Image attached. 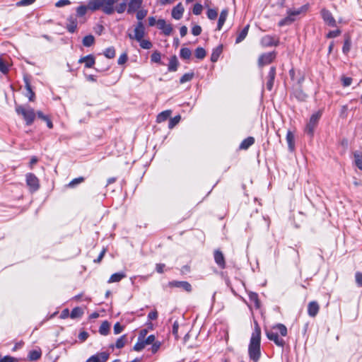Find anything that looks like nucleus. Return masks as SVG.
Returning a JSON list of instances; mask_svg holds the SVG:
<instances>
[{"mask_svg": "<svg viewBox=\"0 0 362 362\" xmlns=\"http://www.w3.org/2000/svg\"><path fill=\"white\" fill-rule=\"evenodd\" d=\"M261 329L257 322L252 333L248 347L249 356L254 362H257L261 356L260 351Z\"/></svg>", "mask_w": 362, "mask_h": 362, "instance_id": "f257e3e1", "label": "nucleus"}, {"mask_svg": "<svg viewBox=\"0 0 362 362\" xmlns=\"http://www.w3.org/2000/svg\"><path fill=\"white\" fill-rule=\"evenodd\" d=\"M16 112L18 115H21L23 117L27 125L29 126L33 123L36 114L33 108L18 105L16 107Z\"/></svg>", "mask_w": 362, "mask_h": 362, "instance_id": "f03ea898", "label": "nucleus"}, {"mask_svg": "<svg viewBox=\"0 0 362 362\" xmlns=\"http://www.w3.org/2000/svg\"><path fill=\"white\" fill-rule=\"evenodd\" d=\"M306 6H303L298 9H289L287 11V16L283 19H281L278 25L280 27L291 25L293 22L295 21V16L300 15L303 11H305Z\"/></svg>", "mask_w": 362, "mask_h": 362, "instance_id": "7ed1b4c3", "label": "nucleus"}, {"mask_svg": "<svg viewBox=\"0 0 362 362\" xmlns=\"http://www.w3.org/2000/svg\"><path fill=\"white\" fill-rule=\"evenodd\" d=\"M128 37L131 40H136L137 42L141 40L145 35V28L141 21H139L134 28V33H129Z\"/></svg>", "mask_w": 362, "mask_h": 362, "instance_id": "20e7f679", "label": "nucleus"}, {"mask_svg": "<svg viewBox=\"0 0 362 362\" xmlns=\"http://www.w3.org/2000/svg\"><path fill=\"white\" fill-rule=\"evenodd\" d=\"M320 117L321 113L320 112L314 113L311 115L309 122L308 123L305 129V132L310 136H312L313 135L315 129L318 124Z\"/></svg>", "mask_w": 362, "mask_h": 362, "instance_id": "39448f33", "label": "nucleus"}, {"mask_svg": "<svg viewBox=\"0 0 362 362\" xmlns=\"http://www.w3.org/2000/svg\"><path fill=\"white\" fill-rule=\"evenodd\" d=\"M26 184L31 192H35L40 187L39 180L33 173H28L26 175Z\"/></svg>", "mask_w": 362, "mask_h": 362, "instance_id": "423d86ee", "label": "nucleus"}, {"mask_svg": "<svg viewBox=\"0 0 362 362\" xmlns=\"http://www.w3.org/2000/svg\"><path fill=\"white\" fill-rule=\"evenodd\" d=\"M260 43L262 46L264 47L278 46L279 44V39L276 36H272L269 35H264L262 37Z\"/></svg>", "mask_w": 362, "mask_h": 362, "instance_id": "0eeeda50", "label": "nucleus"}, {"mask_svg": "<svg viewBox=\"0 0 362 362\" xmlns=\"http://www.w3.org/2000/svg\"><path fill=\"white\" fill-rule=\"evenodd\" d=\"M266 335L269 340L273 341L278 346L282 348L284 346L285 341L279 336L278 332L274 330H266Z\"/></svg>", "mask_w": 362, "mask_h": 362, "instance_id": "6e6552de", "label": "nucleus"}, {"mask_svg": "<svg viewBox=\"0 0 362 362\" xmlns=\"http://www.w3.org/2000/svg\"><path fill=\"white\" fill-rule=\"evenodd\" d=\"M320 13L322 18L326 24L331 27L337 26L336 21L329 10L323 8L321 10Z\"/></svg>", "mask_w": 362, "mask_h": 362, "instance_id": "1a4fd4ad", "label": "nucleus"}, {"mask_svg": "<svg viewBox=\"0 0 362 362\" xmlns=\"http://www.w3.org/2000/svg\"><path fill=\"white\" fill-rule=\"evenodd\" d=\"M275 57L276 54L274 52L262 54L259 57L258 64L259 66H263L264 65L269 64L273 62Z\"/></svg>", "mask_w": 362, "mask_h": 362, "instance_id": "9d476101", "label": "nucleus"}, {"mask_svg": "<svg viewBox=\"0 0 362 362\" xmlns=\"http://www.w3.org/2000/svg\"><path fill=\"white\" fill-rule=\"evenodd\" d=\"M157 27L161 30L165 35H170L173 31L172 25L167 23L164 19H158L157 21Z\"/></svg>", "mask_w": 362, "mask_h": 362, "instance_id": "9b49d317", "label": "nucleus"}, {"mask_svg": "<svg viewBox=\"0 0 362 362\" xmlns=\"http://www.w3.org/2000/svg\"><path fill=\"white\" fill-rule=\"evenodd\" d=\"M168 285L170 287L181 288L187 292L192 291L191 284L185 281H172L168 283Z\"/></svg>", "mask_w": 362, "mask_h": 362, "instance_id": "f8f14e48", "label": "nucleus"}, {"mask_svg": "<svg viewBox=\"0 0 362 362\" xmlns=\"http://www.w3.org/2000/svg\"><path fill=\"white\" fill-rule=\"evenodd\" d=\"M25 83V88L26 89L25 96L28 98L30 101H34L35 98V94L32 89L30 78L28 76H25L23 78Z\"/></svg>", "mask_w": 362, "mask_h": 362, "instance_id": "ddd939ff", "label": "nucleus"}, {"mask_svg": "<svg viewBox=\"0 0 362 362\" xmlns=\"http://www.w3.org/2000/svg\"><path fill=\"white\" fill-rule=\"evenodd\" d=\"M66 28L67 30L71 33H74L76 31L77 29V19L74 16H70L67 18V22L66 24Z\"/></svg>", "mask_w": 362, "mask_h": 362, "instance_id": "4468645a", "label": "nucleus"}, {"mask_svg": "<svg viewBox=\"0 0 362 362\" xmlns=\"http://www.w3.org/2000/svg\"><path fill=\"white\" fill-rule=\"evenodd\" d=\"M214 260L217 265L221 269H224L226 267V262L223 254L219 250H216L214 251Z\"/></svg>", "mask_w": 362, "mask_h": 362, "instance_id": "2eb2a0df", "label": "nucleus"}, {"mask_svg": "<svg viewBox=\"0 0 362 362\" xmlns=\"http://www.w3.org/2000/svg\"><path fill=\"white\" fill-rule=\"evenodd\" d=\"M105 0H89L88 2V7L89 10L93 11L98 10L100 8L103 11Z\"/></svg>", "mask_w": 362, "mask_h": 362, "instance_id": "dca6fc26", "label": "nucleus"}, {"mask_svg": "<svg viewBox=\"0 0 362 362\" xmlns=\"http://www.w3.org/2000/svg\"><path fill=\"white\" fill-rule=\"evenodd\" d=\"M276 76V68L274 66H272L270 68V70L269 71L268 76H267V88L269 90H272L274 82Z\"/></svg>", "mask_w": 362, "mask_h": 362, "instance_id": "f3484780", "label": "nucleus"}, {"mask_svg": "<svg viewBox=\"0 0 362 362\" xmlns=\"http://www.w3.org/2000/svg\"><path fill=\"white\" fill-rule=\"evenodd\" d=\"M320 310V306L316 301H311L308 305V314L310 317H315Z\"/></svg>", "mask_w": 362, "mask_h": 362, "instance_id": "a211bd4d", "label": "nucleus"}, {"mask_svg": "<svg viewBox=\"0 0 362 362\" xmlns=\"http://www.w3.org/2000/svg\"><path fill=\"white\" fill-rule=\"evenodd\" d=\"M118 0H105L103 12L107 15H111L114 13V5Z\"/></svg>", "mask_w": 362, "mask_h": 362, "instance_id": "6ab92c4d", "label": "nucleus"}, {"mask_svg": "<svg viewBox=\"0 0 362 362\" xmlns=\"http://www.w3.org/2000/svg\"><path fill=\"white\" fill-rule=\"evenodd\" d=\"M185 8L181 3L177 4L172 10V16L175 20H180L183 15Z\"/></svg>", "mask_w": 362, "mask_h": 362, "instance_id": "aec40b11", "label": "nucleus"}, {"mask_svg": "<svg viewBox=\"0 0 362 362\" xmlns=\"http://www.w3.org/2000/svg\"><path fill=\"white\" fill-rule=\"evenodd\" d=\"M78 63H84L86 68H91L95 64V57L92 54L81 57Z\"/></svg>", "mask_w": 362, "mask_h": 362, "instance_id": "412c9836", "label": "nucleus"}, {"mask_svg": "<svg viewBox=\"0 0 362 362\" xmlns=\"http://www.w3.org/2000/svg\"><path fill=\"white\" fill-rule=\"evenodd\" d=\"M286 141L288 150L293 152L295 150V136L291 131L288 130L286 134Z\"/></svg>", "mask_w": 362, "mask_h": 362, "instance_id": "4be33fe9", "label": "nucleus"}, {"mask_svg": "<svg viewBox=\"0 0 362 362\" xmlns=\"http://www.w3.org/2000/svg\"><path fill=\"white\" fill-rule=\"evenodd\" d=\"M249 28H250V25L247 24L246 26L244 27V28L242 30H240L238 33V35H237V37L235 40L236 44H238L245 40V38L247 35Z\"/></svg>", "mask_w": 362, "mask_h": 362, "instance_id": "5701e85b", "label": "nucleus"}, {"mask_svg": "<svg viewBox=\"0 0 362 362\" xmlns=\"http://www.w3.org/2000/svg\"><path fill=\"white\" fill-rule=\"evenodd\" d=\"M223 51V45H218L215 49H213V52L211 55V61L212 62H216L218 61L221 54Z\"/></svg>", "mask_w": 362, "mask_h": 362, "instance_id": "b1692460", "label": "nucleus"}, {"mask_svg": "<svg viewBox=\"0 0 362 362\" xmlns=\"http://www.w3.org/2000/svg\"><path fill=\"white\" fill-rule=\"evenodd\" d=\"M124 277H126V274L123 272L115 273L110 276L107 282L109 284L119 282Z\"/></svg>", "mask_w": 362, "mask_h": 362, "instance_id": "393cba45", "label": "nucleus"}, {"mask_svg": "<svg viewBox=\"0 0 362 362\" xmlns=\"http://www.w3.org/2000/svg\"><path fill=\"white\" fill-rule=\"evenodd\" d=\"M228 16V11L226 9H223L219 16L218 24H217V30H221L223 24L226 22V18Z\"/></svg>", "mask_w": 362, "mask_h": 362, "instance_id": "a878e982", "label": "nucleus"}, {"mask_svg": "<svg viewBox=\"0 0 362 362\" xmlns=\"http://www.w3.org/2000/svg\"><path fill=\"white\" fill-rule=\"evenodd\" d=\"M255 143V139L252 136H249L245 139L240 144V149L246 150Z\"/></svg>", "mask_w": 362, "mask_h": 362, "instance_id": "bb28decb", "label": "nucleus"}, {"mask_svg": "<svg viewBox=\"0 0 362 362\" xmlns=\"http://www.w3.org/2000/svg\"><path fill=\"white\" fill-rule=\"evenodd\" d=\"M42 356V351L39 349L31 350L28 355V358L30 361H37Z\"/></svg>", "mask_w": 362, "mask_h": 362, "instance_id": "cd10ccee", "label": "nucleus"}, {"mask_svg": "<svg viewBox=\"0 0 362 362\" xmlns=\"http://www.w3.org/2000/svg\"><path fill=\"white\" fill-rule=\"evenodd\" d=\"M178 61L177 57L175 55L171 57L168 64V71H175L177 69L178 66Z\"/></svg>", "mask_w": 362, "mask_h": 362, "instance_id": "c85d7f7f", "label": "nucleus"}, {"mask_svg": "<svg viewBox=\"0 0 362 362\" xmlns=\"http://www.w3.org/2000/svg\"><path fill=\"white\" fill-rule=\"evenodd\" d=\"M171 112V110H165L159 113L157 116L156 122L158 123H161L167 120L170 117Z\"/></svg>", "mask_w": 362, "mask_h": 362, "instance_id": "c756f323", "label": "nucleus"}, {"mask_svg": "<svg viewBox=\"0 0 362 362\" xmlns=\"http://www.w3.org/2000/svg\"><path fill=\"white\" fill-rule=\"evenodd\" d=\"M355 165L362 170V153L359 151H356L354 153Z\"/></svg>", "mask_w": 362, "mask_h": 362, "instance_id": "7c9ffc66", "label": "nucleus"}, {"mask_svg": "<svg viewBox=\"0 0 362 362\" xmlns=\"http://www.w3.org/2000/svg\"><path fill=\"white\" fill-rule=\"evenodd\" d=\"M250 300L254 303L255 307L258 309L260 308V302L259 300L258 294L254 292H250L249 294Z\"/></svg>", "mask_w": 362, "mask_h": 362, "instance_id": "2f4dec72", "label": "nucleus"}, {"mask_svg": "<svg viewBox=\"0 0 362 362\" xmlns=\"http://www.w3.org/2000/svg\"><path fill=\"white\" fill-rule=\"evenodd\" d=\"M142 335H139L138 337V341L137 342L134 344V348L133 349L136 351H141L142 349H144V347L146 346V344L144 341V339H142Z\"/></svg>", "mask_w": 362, "mask_h": 362, "instance_id": "473e14b6", "label": "nucleus"}, {"mask_svg": "<svg viewBox=\"0 0 362 362\" xmlns=\"http://www.w3.org/2000/svg\"><path fill=\"white\" fill-rule=\"evenodd\" d=\"M110 323L107 321H104L99 328L100 334L104 336L107 335L110 332Z\"/></svg>", "mask_w": 362, "mask_h": 362, "instance_id": "72a5a7b5", "label": "nucleus"}, {"mask_svg": "<svg viewBox=\"0 0 362 362\" xmlns=\"http://www.w3.org/2000/svg\"><path fill=\"white\" fill-rule=\"evenodd\" d=\"M109 356L110 354L106 351L100 352L93 355L98 362H106L109 358Z\"/></svg>", "mask_w": 362, "mask_h": 362, "instance_id": "f704fd0d", "label": "nucleus"}, {"mask_svg": "<svg viewBox=\"0 0 362 362\" xmlns=\"http://www.w3.org/2000/svg\"><path fill=\"white\" fill-rule=\"evenodd\" d=\"M95 42V37L92 35H86L83 39V45L85 47H90Z\"/></svg>", "mask_w": 362, "mask_h": 362, "instance_id": "c9c22d12", "label": "nucleus"}, {"mask_svg": "<svg viewBox=\"0 0 362 362\" xmlns=\"http://www.w3.org/2000/svg\"><path fill=\"white\" fill-rule=\"evenodd\" d=\"M351 47V38L348 36L345 38L344 42V45L342 47V52L344 54H346L350 51Z\"/></svg>", "mask_w": 362, "mask_h": 362, "instance_id": "e433bc0d", "label": "nucleus"}, {"mask_svg": "<svg viewBox=\"0 0 362 362\" xmlns=\"http://www.w3.org/2000/svg\"><path fill=\"white\" fill-rule=\"evenodd\" d=\"M127 343V335L124 334L117 339L115 343V347L117 349H122L124 346Z\"/></svg>", "mask_w": 362, "mask_h": 362, "instance_id": "4c0bfd02", "label": "nucleus"}, {"mask_svg": "<svg viewBox=\"0 0 362 362\" xmlns=\"http://www.w3.org/2000/svg\"><path fill=\"white\" fill-rule=\"evenodd\" d=\"M83 313V310L81 308L76 307L71 310L70 317L72 319L80 317L82 316Z\"/></svg>", "mask_w": 362, "mask_h": 362, "instance_id": "58836bf2", "label": "nucleus"}, {"mask_svg": "<svg viewBox=\"0 0 362 362\" xmlns=\"http://www.w3.org/2000/svg\"><path fill=\"white\" fill-rule=\"evenodd\" d=\"M273 329H277L282 337H285L287 335V332H288L287 328L283 324H281V323L277 324L276 325H275L273 327Z\"/></svg>", "mask_w": 362, "mask_h": 362, "instance_id": "ea45409f", "label": "nucleus"}, {"mask_svg": "<svg viewBox=\"0 0 362 362\" xmlns=\"http://www.w3.org/2000/svg\"><path fill=\"white\" fill-rule=\"evenodd\" d=\"M138 42H139V45L142 49H149L153 47L152 42L148 40L142 38L141 40Z\"/></svg>", "mask_w": 362, "mask_h": 362, "instance_id": "a19ab883", "label": "nucleus"}, {"mask_svg": "<svg viewBox=\"0 0 362 362\" xmlns=\"http://www.w3.org/2000/svg\"><path fill=\"white\" fill-rule=\"evenodd\" d=\"M180 55L183 59H189L192 55V52L189 48L184 47L180 49Z\"/></svg>", "mask_w": 362, "mask_h": 362, "instance_id": "79ce46f5", "label": "nucleus"}, {"mask_svg": "<svg viewBox=\"0 0 362 362\" xmlns=\"http://www.w3.org/2000/svg\"><path fill=\"white\" fill-rule=\"evenodd\" d=\"M88 9V6L81 5L76 8V16L78 17H83L86 15Z\"/></svg>", "mask_w": 362, "mask_h": 362, "instance_id": "37998d69", "label": "nucleus"}, {"mask_svg": "<svg viewBox=\"0 0 362 362\" xmlns=\"http://www.w3.org/2000/svg\"><path fill=\"white\" fill-rule=\"evenodd\" d=\"M8 65L5 63L2 58V56L0 55V71L4 74H6L8 72Z\"/></svg>", "mask_w": 362, "mask_h": 362, "instance_id": "c03bdc74", "label": "nucleus"}, {"mask_svg": "<svg viewBox=\"0 0 362 362\" xmlns=\"http://www.w3.org/2000/svg\"><path fill=\"white\" fill-rule=\"evenodd\" d=\"M105 56L108 59H112L115 56V49L113 47H110L104 51Z\"/></svg>", "mask_w": 362, "mask_h": 362, "instance_id": "a18cd8bd", "label": "nucleus"}, {"mask_svg": "<svg viewBox=\"0 0 362 362\" xmlns=\"http://www.w3.org/2000/svg\"><path fill=\"white\" fill-rule=\"evenodd\" d=\"M206 51L202 47H197L195 50V57L199 59H203L206 57Z\"/></svg>", "mask_w": 362, "mask_h": 362, "instance_id": "49530a36", "label": "nucleus"}, {"mask_svg": "<svg viewBox=\"0 0 362 362\" xmlns=\"http://www.w3.org/2000/svg\"><path fill=\"white\" fill-rule=\"evenodd\" d=\"M194 77V73H186L180 79V83H185L187 81H190Z\"/></svg>", "mask_w": 362, "mask_h": 362, "instance_id": "de8ad7c7", "label": "nucleus"}, {"mask_svg": "<svg viewBox=\"0 0 362 362\" xmlns=\"http://www.w3.org/2000/svg\"><path fill=\"white\" fill-rule=\"evenodd\" d=\"M181 117L180 115H177L173 118H170L168 123L169 129H173L176 124L179 123L180 121Z\"/></svg>", "mask_w": 362, "mask_h": 362, "instance_id": "09e8293b", "label": "nucleus"}, {"mask_svg": "<svg viewBox=\"0 0 362 362\" xmlns=\"http://www.w3.org/2000/svg\"><path fill=\"white\" fill-rule=\"evenodd\" d=\"M161 59L160 53L158 51H155L151 56V60L152 62L160 63Z\"/></svg>", "mask_w": 362, "mask_h": 362, "instance_id": "8fccbe9b", "label": "nucleus"}, {"mask_svg": "<svg viewBox=\"0 0 362 362\" xmlns=\"http://www.w3.org/2000/svg\"><path fill=\"white\" fill-rule=\"evenodd\" d=\"M127 1L124 0L122 3L119 4L115 8L118 13H122L127 8Z\"/></svg>", "mask_w": 362, "mask_h": 362, "instance_id": "3c124183", "label": "nucleus"}, {"mask_svg": "<svg viewBox=\"0 0 362 362\" xmlns=\"http://www.w3.org/2000/svg\"><path fill=\"white\" fill-rule=\"evenodd\" d=\"M136 13V18L141 21L147 15V10L145 9H138Z\"/></svg>", "mask_w": 362, "mask_h": 362, "instance_id": "603ef678", "label": "nucleus"}, {"mask_svg": "<svg viewBox=\"0 0 362 362\" xmlns=\"http://www.w3.org/2000/svg\"><path fill=\"white\" fill-rule=\"evenodd\" d=\"M84 181V178L83 177H77V178H75L74 180H72L69 183V187H74L76 185L79 184V183H81Z\"/></svg>", "mask_w": 362, "mask_h": 362, "instance_id": "864d4df0", "label": "nucleus"}, {"mask_svg": "<svg viewBox=\"0 0 362 362\" xmlns=\"http://www.w3.org/2000/svg\"><path fill=\"white\" fill-rule=\"evenodd\" d=\"M161 342L159 341H155L151 347V351L153 354H156L160 348Z\"/></svg>", "mask_w": 362, "mask_h": 362, "instance_id": "5fc2aeb1", "label": "nucleus"}, {"mask_svg": "<svg viewBox=\"0 0 362 362\" xmlns=\"http://www.w3.org/2000/svg\"><path fill=\"white\" fill-rule=\"evenodd\" d=\"M207 17L211 20H214L218 16V13L215 9L209 8L207 11Z\"/></svg>", "mask_w": 362, "mask_h": 362, "instance_id": "6e6d98bb", "label": "nucleus"}, {"mask_svg": "<svg viewBox=\"0 0 362 362\" xmlns=\"http://www.w3.org/2000/svg\"><path fill=\"white\" fill-rule=\"evenodd\" d=\"M19 359L12 357L11 356H6L3 358L0 356V362H18Z\"/></svg>", "mask_w": 362, "mask_h": 362, "instance_id": "4d7b16f0", "label": "nucleus"}, {"mask_svg": "<svg viewBox=\"0 0 362 362\" xmlns=\"http://www.w3.org/2000/svg\"><path fill=\"white\" fill-rule=\"evenodd\" d=\"M203 7L200 4H194L193 7V13L194 15H199L202 11Z\"/></svg>", "mask_w": 362, "mask_h": 362, "instance_id": "13d9d810", "label": "nucleus"}, {"mask_svg": "<svg viewBox=\"0 0 362 362\" xmlns=\"http://www.w3.org/2000/svg\"><path fill=\"white\" fill-rule=\"evenodd\" d=\"M127 59H128L127 54L123 53L119 56V57L117 60V64L119 65L124 64L127 62Z\"/></svg>", "mask_w": 362, "mask_h": 362, "instance_id": "bf43d9fd", "label": "nucleus"}, {"mask_svg": "<svg viewBox=\"0 0 362 362\" xmlns=\"http://www.w3.org/2000/svg\"><path fill=\"white\" fill-rule=\"evenodd\" d=\"M341 34V30L337 29L336 30H331L327 34V38H334L339 36Z\"/></svg>", "mask_w": 362, "mask_h": 362, "instance_id": "052dcab7", "label": "nucleus"}, {"mask_svg": "<svg viewBox=\"0 0 362 362\" xmlns=\"http://www.w3.org/2000/svg\"><path fill=\"white\" fill-rule=\"evenodd\" d=\"M178 328H179V324L177 321L174 322L173 328H172V333L175 337L176 339L178 338Z\"/></svg>", "mask_w": 362, "mask_h": 362, "instance_id": "680f3d73", "label": "nucleus"}, {"mask_svg": "<svg viewBox=\"0 0 362 362\" xmlns=\"http://www.w3.org/2000/svg\"><path fill=\"white\" fill-rule=\"evenodd\" d=\"M356 282L359 287H362V273L357 272L355 274Z\"/></svg>", "mask_w": 362, "mask_h": 362, "instance_id": "e2e57ef3", "label": "nucleus"}, {"mask_svg": "<svg viewBox=\"0 0 362 362\" xmlns=\"http://www.w3.org/2000/svg\"><path fill=\"white\" fill-rule=\"evenodd\" d=\"M124 329V327L120 325L119 322H117L114 325V333L118 334L121 333Z\"/></svg>", "mask_w": 362, "mask_h": 362, "instance_id": "0e129e2a", "label": "nucleus"}, {"mask_svg": "<svg viewBox=\"0 0 362 362\" xmlns=\"http://www.w3.org/2000/svg\"><path fill=\"white\" fill-rule=\"evenodd\" d=\"M156 341V337L153 334L149 335L146 339H144V341L146 345L152 344Z\"/></svg>", "mask_w": 362, "mask_h": 362, "instance_id": "69168bd1", "label": "nucleus"}, {"mask_svg": "<svg viewBox=\"0 0 362 362\" xmlns=\"http://www.w3.org/2000/svg\"><path fill=\"white\" fill-rule=\"evenodd\" d=\"M201 33H202V28L199 25H196L192 28V33L194 36L199 35L201 34Z\"/></svg>", "mask_w": 362, "mask_h": 362, "instance_id": "338daca9", "label": "nucleus"}, {"mask_svg": "<svg viewBox=\"0 0 362 362\" xmlns=\"http://www.w3.org/2000/svg\"><path fill=\"white\" fill-rule=\"evenodd\" d=\"M342 84L344 87L349 86L352 83V78L350 77H343L341 78Z\"/></svg>", "mask_w": 362, "mask_h": 362, "instance_id": "774afa93", "label": "nucleus"}]
</instances>
